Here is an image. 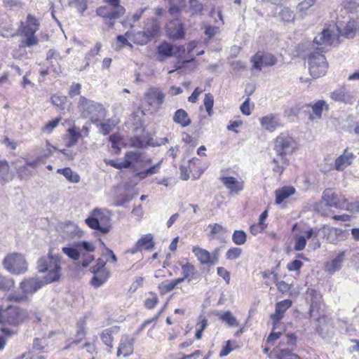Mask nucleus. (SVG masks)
<instances>
[{
	"label": "nucleus",
	"mask_w": 359,
	"mask_h": 359,
	"mask_svg": "<svg viewBox=\"0 0 359 359\" xmlns=\"http://www.w3.org/2000/svg\"><path fill=\"white\" fill-rule=\"evenodd\" d=\"M61 256L53 255L50 250L47 255L41 257L37 261L39 273H46L43 276L46 283L57 282L61 277Z\"/></svg>",
	"instance_id": "obj_1"
},
{
	"label": "nucleus",
	"mask_w": 359,
	"mask_h": 359,
	"mask_svg": "<svg viewBox=\"0 0 359 359\" xmlns=\"http://www.w3.org/2000/svg\"><path fill=\"white\" fill-rule=\"evenodd\" d=\"M78 108L81 116L89 119L93 123L102 121L106 116V111L102 104L88 100L83 96L79 97Z\"/></svg>",
	"instance_id": "obj_2"
},
{
	"label": "nucleus",
	"mask_w": 359,
	"mask_h": 359,
	"mask_svg": "<svg viewBox=\"0 0 359 359\" xmlns=\"http://www.w3.org/2000/svg\"><path fill=\"white\" fill-rule=\"evenodd\" d=\"M28 318L27 310L19 306L0 305V324L13 327L21 325Z\"/></svg>",
	"instance_id": "obj_3"
},
{
	"label": "nucleus",
	"mask_w": 359,
	"mask_h": 359,
	"mask_svg": "<svg viewBox=\"0 0 359 359\" xmlns=\"http://www.w3.org/2000/svg\"><path fill=\"white\" fill-rule=\"evenodd\" d=\"M329 229L323 226L320 229L307 228L301 229L299 233H296V243L294 247H305L309 242V245L314 247H320L321 238H324Z\"/></svg>",
	"instance_id": "obj_4"
},
{
	"label": "nucleus",
	"mask_w": 359,
	"mask_h": 359,
	"mask_svg": "<svg viewBox=\"0 0 359 359\" xmlns=\"http://www.w3.org/2000/svg\"><path fill=\"white\" fill-rule=\"evenodd\" d=\"M103 2L105 4L97 8L95 13L97 16L108 20V26L113 27L114 25L113 20L123 16L126 9L121 5V0H103Z\"/></svg>",
	"instance_id": "obj_5"
},
{
	"label": "nucleus",
	"mask_w": 359,
	"mask_h": 359,
	"mask_svg": "<svg viewBox=\"0 0 359 359\" xmlns=\"http://www.w3.org/2000/svg\"><path fill=\"white\" fill-rule=\"evenodd\" d=\"M3 265L7 271L16 275L23 274L27 271V263L20 253L8 255L3 260Z\"/></svg>",
	"instance_id": "obj_6"
},
{
	"label": "nucleus",
	"mask_w": 359,
	"mask_h": 359,
	"mask_svg": "<svg viewBox=\"0 0 359 359\" xmlns=\"http://www.w3.org/2000/svg\"><path fill=\"white\" fill-rule=\"evenodd\" d=\"M62 252L68 257L74 261L81 259V265L86 268L95 260V257L91 255L95 248H62Z\"/></svg>",
	"instance_id": "obj_7"
},
{
	"label": "nucleus",
	"mask_w": 359,
	"mask_h": 359,
	"mask_svg": "<svg viewBox=\"0 0 359 359\" xmlns=\"http://www.w3.org/2000/svg\"><path fill=\"white\" fill-rule=\"evenodd\" d=\"M298 144L296 140L287 134H280L278 135L275 142V150L278 156L285 157L297 151Z\"/></svg>",
	"instance_id": "obj_8"
},
{
	"label": "nucleus",
	"mask_w": 359,
	"mask_h": 359,
	"mask_svg": "<svg viewBox=\"0 0 359 359\" xmlns=\"http://www.w3.org/2000/svg\"><path fill=\"white\" fill-rule=\"evenodd\" d=\"M309 72L313 78L317 79L325 74L327 63L325 56L319 53H311L309 56Z\"/></svg>",
	"instance_id": "obj_9"
},
{
	"label": "nucleus",
	"mask_w": 359,
	"mask_h": 359,
	"mask_svg": "<svg viewBox=\"0 0 359 359\" xmlns=\"http://www.w3.org/2000/svg\"><path fill=\"white\" fill-rule=\"evenodd\" d=\"M165 95L158 88H151L144 94L146 103L154 111H158L164 102Z\"/></svg>",
	"instance_id": "obj_10"
},
{
	"label": "nucleus",
	"mask_w": 359,
	"mask_h": 359,
	"mask_svg": "<svg viewBox=\"0 0 359 359\" xmlns=\"http://www.w3.org/2000/svg\"><path fill=\"white\" fill-rule=\"evenodd\" d=\"M250 62L252 64V69L260 72L264 67L274 65L276 59L271 53L258 51L251 57Z\"/></svg>",
	"instance_id": "obj_11"
},
{
	"label": "nucleus",
	"mask_w": 359,
	"mask_h": 359,
	"mask_svg": "<svg viewBox=\"0 0 359 359\" xmlns=\"http://www.w3.org/2000/svg\"><path fill=\"white\" fill-rule=\"evenodd\" d=\"M50 283L45 282L44 277L42 279H40L39 278L37 277H33L24 279L20 283V287L22 290V292L25 293L27 295L28 294H34L43 286Z\"/></svg>",
	"instance_id": "obj_12"
},
{
	"label": "nucleus",
	"mask_w": 359,
	"mask_h": 359,
	"mask_svg": "<svg viewBox=\"0 0 359 359\" xmlns=\"http://www.w3.org/2000/svg\"><path fill=\"white\" fill-rule=\"evenodd\" d=\"M292 302L291 299H287L280 302H278L275 305V312L271 315L273 320V329H276L277 325L284 316L285 312L292 306Z\"/></svg>",
	"instance_id": "obj_13"
},
{
	"label": "nucleus",
	"mask_w": 359,
	"mask_h": 359,
	"mask_svg": "<svg viewBox=\"0 0 359 359\" xmlns=\"http://www.w3.org/2000/svg\"><path fill=\"white\" fill-rule=\"evenodd\" d=\"M322 198L326 206L341 210L345 208L344 204L346 198L344 197L338 198L337 194L331 189H325L323 191Z\"/></svg>",
	"instance_id": "obj_14"
},
{
	"label": "nucleus",
	"mask_w": 359,
	"mask_h": 359,
	"mask_svg": "<svg viewBox=\"0 0 359 359\" xmlns=\"http://www.w3.org/2000/svg\"><path fill=\"white\" fill-rule=\"evenodd\" d=\"M334 35L329 29H324L320 34L316 36L313 39V45L316 48L323 50L326 46H331L334 42Z\"/></svg>",
	"instance_id": "obj_15"
},
{
	"label": "nucleus",
	"mask_w": 359,
	"mask_h": 359,
	"mask_svg": "<svg viewBox=\"0 0 359 359\" xmlns=\"http://www.w3.org/2000/svg\"><path fill=\"white\" fill-rule=\"evenodd\" d=\"M345 253L346 251H341L335 257L325 262L323 267L324 271L330 275H333L334 273L339 271L341 269Z\"/></svg>",
	"instance_id": "obj_16"
},
{
	"label": "nucleus",
	"mask_w": 359,
	"mask_h": 359,
	"mask_svg": "<svg viewBox=\"0 0 359 359\" xmlns=\"http://www.w3.org/2000/svg\"><path fill=\"white\" fill-rule=\"evenodd\" d=\"M221 182L231 194H238L244 189V182L238 180L234 177H221Z\"/></svg>",
	"instance_id": "obj_17"
},
{
	"label": "nucleus",
	"mask_w": 359,
	"mask_h": 359,
	"mask_svg": "<svg viewBox=\"0 0 359 359\" xmlns=\"http://www.w3.org/2000/svg\"><path fill=\"white\" fill-rule=\"evenodd\" d=\"M208 228L210 229V237L218 239L224 243H226V240H228L229 232L222 224L218 223L210 224L208 226Z\"/></svg>",
	"instance_id": "obj_18"
},
{
	"label": "nucleus",
	"mask_w": 359,
	"mask_h": 359,
	"mask_svg": "<svg viewBox=\"0 0 359 359\" xmlns=\"http://www.w3.org/2000/svg\"><path fill=\"white\" fill-rule=\"evenodd\" d=\"M212 314L217 316L222 323H225L230 327H237L239 325L236 318L230 311H219L215 310L212 311Z\"/></svg>",
	"instance_id": "obj_19"
},
{
	"label": "nucleus",
	"mask_w": 359,
	"mask_h": 359,
	"mask_svg": "<svg viewBox=\"0 0 359 359\" xmlns=\"http://www.w3.org/2000/svg\"><path fill=\"white\" fill-rule=\"evenodd\" d=\"M317 0H302L296 6L297 15L302 18L311 15L315 11Z\"/></svg>",
	"instance_id": "obj_20"
},
{
	"label": "nucleus",
	"mask_w": 359,
	"mask_h": 359,
	"mask_svg": "<svg viewBox=\"0 0 359 359\" xmlns=\"http://www.w3.org/2000/svg\"><path fill=\"white\" fill-rule=\"evenodd\" d=\"M124 168H134L135 165L144 161L142 154L138 151H128L122 159Z\"/></svg>",
	"instance_id": "obj_21"
},
{
	"label": "nucleus",
	"mask_w": 359,
	"mask_h": 359,
	"mask_svg": "<svg viewBox=\"0 0 359 359\" xmlns=\"http://www.w3.org/2000/svg\"><path fill=\"white\" fill-rule=\"evenodd\" d=\"M330 97L335 102L344 104H353L354 102V97L351 93L346 92V89L344 88L337 89L332 92L330 93Z\"/></svg>",
	"instance_id": "obj_22"
},
{
	"label": "nucleus",
	"mask_w": 359,
	"mask_h": 359,
	"mask_svg": "<svg viewBox=\"0 0 359 359\" xmlns=\"http://www.w3.org/2000/svg\"><path fill=\"white\" fill-rule=\"evenodd\" d=\"M312 109V113L309 116L310 120L320 119L323 110H328L329 107L327 102L323 100H319L316 102H311L308 104Z\"/></svg>",
	"instance_id": "obj_23"
},
{
	"label": "nucleus",
	"mask_w": 359,
	"mask_h": 359,
	"mask_svg": "<svg viewBox=\"0 0 359 359\" xmlns=\"http://www.w3.org/2000/svg\"><path fill=\"white\" fill-rule=\"evenodd\" d=\"M355 156L352 152H348L347 150H345L344 154L339 156L336 160L334 163V168L338 171H342L348 165H350Z\"/></svg>",
	"instance_id": "obj_24"
},
{
	"label": "nucleus",
	"mask_w": 359,
	"mask_h": 359,
	"mask_svg": "<svg viewBox=\"0 0 359 359\" xmlns=\"http://www.w3.org/2000/svg\"><path fill=\"white\" fill-rule=\"evenodd\" d=\"M193 252L202 264H215L217 257H212L210 253L204 248H193Z\"/></svg>",
	"instance_id": "obj_25"
},
{
	"label": "nucleus",
	"mask_w": 359,
	"mask_h": 359,
	"mask_svg": "<svg viewBox=\"0 0 359 359\" xmlns=\"http://www.w3.org/2000/svg\"><path fill=\"white\" fill-rule=\"evenodd\" d=\"M103 212L100 209H95L93 210V217H88L86 219V223L92 229L100 230L102 233H107L108 228L102 227L100 226V218L103 215Z\"/></svg>",
	"instance_id": "obj_26"
},
{
	"label": "nucleus",
	"mask_w": 359,
	"mask_h": 359,
	"mask_svg": "<svg viewBox=\"0 0 359 359\" xmlns=\"http://www.w3.org/2000/svg\"><path fill=\"white\" fill-rule=\"evenodd\" d=\"M262 126L266 130L272 132L280 126V119L278 116L269 115L262 117L260 121Z\"/></svg>",
	"instance_id": "obj_27"
},
{
	"label": "nucleus",
	"mask_w": 359,
	"mask_h": 359,
	"mask_svg": "<svg viewBox=\"0 0 359 359\" xmlns=\"http://www.w3.org/2000/svg\"><path fill=\"white\" fill-rule=\"evenodd\" d=\"M43 160L42 156H38L36 159L30 161L27 159L25 161V165L19 167L18 169V174L20 178H25L31 175V172L28 171L27 168L31 167L35 168L37 167L39 163Z\"/></svg>",
	"instance_id": "obj_28"
},
{
	"label": "nucleus",
	"mask_w": 359,
	"mask_h": 359,
	"mask_svg": "<svg viewBox=\"0 0 359 359\" xmlns=\"http://www.w3.org/2000/svg\"><path fill=\"white\" fill-rule=\"evenodd\" d=\"M160 23L156 19L151 18L147 20L144 27V31L152 39L156 37L160 32Z\"/></svg>",
	"instance_id": "obj_29"
},
{
	"label": "nucleus",
	"mask_w": 359,
	"mask_h": 359,
	"mask_svg": "<svg viewBox=\"0 0 359 359\" xmlns=\"http://www.w3.org/2000/svg\"><path fill=\"white\" fill-rule=\"evenodd\" d=\"M295 192V189L293 187H283L276 191V204L280 205L285 199L293 195Z\"/></svg>",
	"instance_id": "obj_30"
},
{
	"label": "nucleus",
	"mask_w": 359,
	"mask_h": 359,
	"mask_svg": "<svg viewBox=\"0 0 359 359\" xmlns=\"http://www.w3.org/2000/svg\"><path fill=\"white\" fill-rule=\"evenodd\" d=\"M134 341V338H131L124 341L121 339L118 347L117 356H120L122 353L124 357H128L130 355L133 353Z\"/></svg>",
	"instance_id": "obj_31"
},
{
	"label": "nucleus",
	"mask_w": 359,
	"mask_h": 359,
	"mask_svg": "<svg viewBox=\"0 0 359 359\" xmlns=\"http://www.w3.org/2000/svg\"><path fill=\"white\" fill-rule=\"evenodd\" d=\"M173 121L182 127H187L191 124V119L187 111L182 109H177L173 116Z\"/></svg>",
	"instance_id": "obj_32"
},
{
	"label": "nucleus",
	"mask_w": 359,
	"mask_h": 359,
	"mask_svg": "<svg viewBox=\"0 0 359 359\" xmlns=\"http://www.w3.org/2000/svg\"><path fill=\"white\" fill-rule=\"evenodd\" d=\"M172 50H173L172 46L168 42H163L161 44H160L157 48L158 60L162 62L166 57L172 56Z\"/></svg>",
	"instance_id": "obj_33"
},
{
	"label": "nucleus",
	"mask_w": 359,
	"mask_h": 359,
	"mask_svg": "<svg viewBox=\"0 0 359 359\" xmlns=\"http://www.w3.org/2000/svg\"><path fill=\"white\" fill-rule=\"evenodd\" d=\"M276 359H301V358L293 353L292 349L289 348H275Z\"/></svg>",
	"instance_id": "obj_34"
},
{
	"label": "nucleus",
	"mask_w": 359,
	"mask_h": 359,
	"mask_svg": "<svg viewBox=\"0 0 359 359\" xmlns=\"http://www.w3.org/2000/svg\"><path fill=\"white\" fill-rule=\"evenodd\" d=\"M278 18L284 23H294L295 14L290 8L283 6L278 13Z\"/></svg>",
	"instance_id": "obj_35"
},
{
	"label": "nucleus",
	"mask_w": 359,
	"mask_h": 359,
	"mask_svg": "<svg viewBox=\"0 0 359 359\" xmlns=\"http://www.w3.org/2000/svg\"><path fill=\"white\" fill-rule=\"evenodd\" d=\"M182 270L184 278H186L188 280V283H190L198 278V272L196 268L193 264L189 262H187L182 266Z\"/></svg>",
	"instance_id": "obj_36"
},
{
	"label": "nucleus",
	"mask_w": 359,
	"mask_h": 359,
	"mask_svg": "<svg viewBox=\"0 0 359 359\" xmlns=\"http://www.w3.org/2000/svg\"><path fill=\"white\" fill-rule=\"evenodd\" d=\"M145 11L146 8H140L134 14H128L126 19L121 22V24L125 27L133 28L134 27V23L140 20Z\"/></svg>",
	"instance_id": "obj_37"
},
{
	"label": "nucleus",
	"mask_w": 359,
	"mask_h": 359,
	"mask_svg": "<svg viewBox=\"0 0 359 359\" xmlns=\"http://www.w3.org/2000/svg\"><path fill=\"white\" fill-rule=\"evenodd\" d=\"M118 331V327L116 326H114L107 329H105L102 334H100V338L102 342L111 348H113L112 341L113 337L112 334L117 333Z\"/></svg>",
	"instance_id": "obj_38"
},
{
	"label": "nucleus",
	"mask_w": 359,
	"mask_h": 359,
	"mask_svg": "<svg viewBox=\"0 0 359 359\" xmlns=\"http://www.w3.org/2000/svg\"><path fill=\"white\" fill-rule=\"evenodd\" d=\"M57 172L62 175L69 182L72 183L79 182L81 178L79 175L73 171L70 168L57 169Z\"/></svg>",
	"instance_id": "obj_39"
},
{
	"label": "nucleus",
	"mask_w": 359,
	"mask_h": 359,
	"mask_svg": "<svg viewBox=\"0 0 359 359\" xmlns=\"http://www.w3.org/2000/svg\"><path fill=\"white\" fill-rule=\"evenodd\" d=\"M109 275V271H102V273L93 274L90 283L95 288L100 287L107 280Z\"/></svg>",
	"instance_id": "obj_40"
},
{
	"label": "nucleus",
	"mask_w": 359,
	"mask_h": 359,
	"mask_svg": "<svg viewBox=\"0 0 359 359\" xmlns=\"http://www.w3.org/2000/svg\"><path fill=\"white\" fill-rule=\"evenodd\" d=\"M273 163L274 164L273 171L280 175L288 165V160L285 157L278 156L276 158H273Z\"/></svg>",
	"instance_id": "obj_41"
},
{
	"label": "nucleus",
	"mask_w": 359,
	"mask_h": 359,
	"mask_svg": "<svg viewBox=\"0 0 359 359\" xmlns=\"http://www.w3.org/2000/svg\"><path fill=\"white\" fill-rule=\"evenodd\" d=\"M67 132L68 140L67 142V146L71 147L77 143L81 135L79 128L76 127L69 128Z\"/></svg>",
	"instance_id": "obj_42"
},
{
	"label": "nucleus",
	"mask_w": 359,
	"mask_h": 359,
	"mask_svg": "<svg viewBox=\"0 0 359 359\" xmlns=\"http://www.w3.org/2000/svg\"><path fill=\"white\" fill-rule=\"evenodd\" d=\"M297 335L294 333H289L285 335L284 338H283L279 344V345L277 346L278 348H282L283 345H287V347L290 349L294 350V347L296 346L297 344Z\"/></svg>",
	"instance_id": "obj_43"
},
{
	"label": "nucleus",
	"mask_w": 359,
	"mask_h": 359,
	"mask_svg": "<svg viewBox=\"0 0 359 359\" xmlns=\"http://www.w3.org/2000/svg\"><path fill=\"white\" fill-rule=\"evenodd\" d=\"M57 231H62V237L71 236L72 233L75 231L76 226L70 222L61 223L57 225Z\"/></svg>",
	"instance_id": "obj_44"
},
{
	"label": "nucleus",
	"mask_w": 359,
	"mask_h": 359,
	"mask_svg": "<svg viewBox=\"0 0 359 359\" xmlns=\"http://www.w3.org/2000/svg\"><path fill=\"white\" fill-rule=\"evenodd\" d=\"M154 237L151 233L142 236L137 242L135 247H154Z\"/></svg>",
	"instance_id": "obj_45"
},
{
	"label": "nucleus",
	"mask_w": 359,
	"mask_h": 359,
	"mask_svg": "<svg viewBox=\"0 0 359 359\" xmlns=\"http://www.w3.org/2000/svg\"><path fill=\"white\" fill-rule=\"evenodd\" d=\"M50 100L52 104L59 107L60 109L64 110L65 109L67 102L66 96L60 94H55L52 95Z\"/></svg>",
	"instance_id": "obj_46"
},
{
	"label": "nucleus",
	"mask_w": 359,
	"mask_h": 359,
	"mask_svg": "<svg viewBox=\"0 0 359 359\" xmlns=\"http://www.w3.org/2000/svg\"><path fill=\"white\" fill-rule=\"evenodd\" d=\"M357 29V23L355 20H350L343 29L342 34L347 38H352L355 35Z\"/></svg>",
	"instance_id": "obj_47"
},
{
	"label": "nucleus",
	"mask_w": 359,
	"mask_h": 359,
	"mask_svg": "<svg viewBox=\"0 0 359 359\" xmlns=\"http://www.w3.org/2000/svg\"><path fill=\"white\" fill-rule=\"evenodd\" d=\"M151 40V37L144 30L137 32L134 36V42L141 46L146 45Z\"/></svg>",
	"instance_id": "obj_48"
},
{
	"label": "nucleus",
	"mask_w": 359,
	"mask_h": 359,
	"mask_svg": "<svg viewBox=\"0 0 359 359\" xmlns=\"http://www.w3.org/2000/svg\"><path fill=\"white\" fill-rule=\"evenodd\" d=\"M14 280L8 277L0 274V290L8 291L14 287Z\"/></svg>",
	"instance_id": "obj_49"
},
{
	"label": "nucleus",
	"mask_w": 359,
	"mask_h": 359,
	"mask_svg": "<svg viewBox=\"0 0 359 359\" xmlns=\"http://www.w3.org/2000/svg\"><path fill=\"white\" fill-rule=\"evenodd\" d=\"M203 104L208 116H211L213 114L212 107L214 105V97L211 93H208L205 95Z\"/></svg>",
	"instance_id": "obj_50"
},
{
	"label": "nucleus",
	"mask_w": 359,
	"mask_h": 359,
	"mask_svg": "<svg viewBox=\"0 0 359 359\" xmlns=\"http://www.w3.org/2000/svg\"><path fill=\"white\" fill-rule=\"evenodd\" d=\"M10 167L6 161H0V179L4 182H8L11 177L9 176Z\"/></svg>",
	"instance_id": "obj_51"
},
{
	"label": "nucleus",
	"mask_w": 359,
	"mask_h": 359,
	"mask_svg": "<svg viewBox=\"0 0 359 359\" xmlns=\"http://www.w3.org/2000/svg\"><path fill=\"white\" fill-rule=\"evenodd\" d=\"M232 241L237 245H243L246 241V233L241 230H236L232 235Z\"/></svg>",
	"instance_id": "obj_52"
},
{
	"label": "nucleus",
	"mask_w": 359,
	"mask_h": 359,
	"mask_svg": "<svg viewBox=\"0 0 359 359\" xmlns=\"http://www.w3.org/2000/svg\"><path fill=\"white\" fill-rule=\"evenodd\" d=\"M106 261L102 258H98L96 264L93 266L90 271L93 274L102 273V271H108L106 268Z\"/></svg>",
	"instance_id": "obj_53"
},
{
	"label": "nucleus",
	"mask_w": 359,
	"mask_h": 359,
	"mask_svg": "<svg viewBox=\"0 0 359 359\" xmlns=\"http://www.w3.org/2000/svg\"><path fill=\"white\" fill-rule=\"evenodd\" d=\"M101 43L100 42L96 43L94 48H93L86 55L85 60H86V63L85 65V67H87L90 65V62L91 60L92 57H94L95 56L97 55L100 53V48H101Z\"/></svg>",
	"instance_id": "obj_54"
},
{
	"label": "nucleus",
	"mask_w": 359,
	"mask_h": 359,
	"mask_svg": "<svg viewBox=\"0 0 359 359\" xmlns=\"http://www.w3.org/2000/svg\"><path fill=\"white\" fill-rule=\"evenodd\" d=\"M7 299L9 302H13L15 303H22L27 301V295L23 292L22 294L13 292L8 295Z\"/></svg>",
	"instance_id": "obj_55"
},
{
	"label": "nucleus",
	"mask_w": 359,
	"mask_h": 359,
	"mask_svg": "<svg viewBox=\"0 0 359 359\" xmlns=\"http://www.w3.org/2000/svg\"><path fill=\"white\" fill-rule=\"evenodd\" d=\"M149 294L151 296V298L146 299L144 301V306L148 309H153L158 304V298L156 294L153 292H150Z\"/></svg>",
	"instance_id": "obj_56"
},
{
	"label": "nucleus",
	"mask_w": 359,
	"mask_h": 359,
	"mask_svg": "<svg viewBox=\"0 0 359 359\" xmlns=\"http://www.w3.org/2000/svg\"><path fill=\"white\" fill-rule=\"evenodd\" d=\"M61 121V118H57L55 120L49 121L43 128L42 131L47 133H50L55 129Z\"/></svg>",
	"instance_id": "obj_57"
},
{
	"label": "nucleus",
	"mask_w": 359,
	"mask_h": 359,
	"mask_svg": "<svg viewBox=\"0 0 359 359\" xmlns=\"http://www.w3.org/2000/svg\"><path fill=\"white\" fill-rule=\"evenodd\" d=\"M70 4L81 14L83 13L88 7L86 0H70Z\"/></svg>",
	"instance_id": "obj_58"
},
{
	"label": "nucleus",
	"mask_w": 359,
	"mask_h": 359,
	"mask_svg": "<svg viewBox=\"0 0 359 359\" xmlns=\"http://www.w3.org/2000/svg\"><path fill=\"white\" fill-rule=\"evenodd\" d=\"M345 208L343 210H348L352 213H359V201H356L353 203H348V200L346 198Z\"/></svg>",
	"instance_id": "obj_59"
},
{
	"label": "nucleus",
	"mask_w": 359,
	"mask_h": 359,
	"mask_svg": "<svg viewBox=\"0 0 359 359\" xmlns=\"http://www.w3.org/2000/svg\"><path fill=\"white\" fill-rule=\"evenodd\" d=\"M189 9L192 14L200 13L203 10V5L197 0H189Z\"/></svg>",
	"instance_id": "obj_60"
},
{
	"label": "nucleus",
	"mask_w": 359,
	"mask_h": 359,
	"mask_svg": "<svg viewBox=\"0 0 359 359\" xmlns=\"http://www.w3.org/2000/svg\"><path fill=\"white\" fill-rule=\"evenodd\" d=\"M109 141L111 143V147L116 149V153L118 154L121 149L120 144L121 142V139L119 135L113 134L109 136Z\"/></svg>",
	"instance_id": "obj_61"
},
{
	"label": "nucleus",
	"mask_w": 359,
	"mask_h": 359,
	"mask_svg": "<svg viewBox=\"0 0 359 359\" xmlns=\"http://www.w3.org/2000/svg\"><path fill=\"white\" fill-rule=\"evenodd\" d=\"M266 226L267 224L266 223L258 222L257 224H254L250 227V233L253 235H257L262 232Z\"/></svg>",
	"instance_id": "obj_62"
},
{
	"label": "nucleus",
	"mask_w": 359,
	"mask_h": 359,
	"mask_svg": "<svg viewBox=\"0 0 359 359\" xmlns=\"http://www.w3.org/2000/svg\"><path fill=\"white\" fill-rule=\"evenodd\" d=\"M302 266L303 262L296 259L289 262L287 265V268L290 271H298L301 269Z\"/></svg>",
	"instance_id": "obj_63"
},
{
	"label": "nucleus",
	"mask_w": 359,
	"mask_h": 359,
	"mask_svg": "<svg viewBox=\"0 0 359 359\" xmlns=\"http://www.w3.org/2000/svg\"><path fill=\"white\" fill-rule=\"evenodd\" d=\"M343 5L345 9L352 12L359 7V0H345Z\"/></svg>",
	"instance_id": "obj_64"
}]
</instances>
